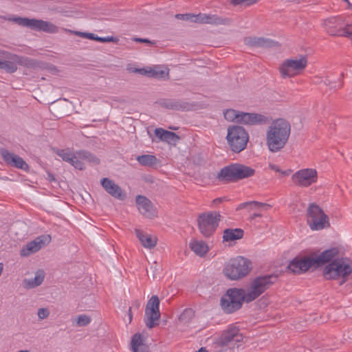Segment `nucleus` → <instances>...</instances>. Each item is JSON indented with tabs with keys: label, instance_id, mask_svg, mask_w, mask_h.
<instances>
[{
	"label": "nucleus",
	"instance_id": "47",
	"mask_svg": "<svg viewBox=\"0 0 352 352\" xmlns=\"http://www.w3.org/2000/svg\"><path fill=\"white\" fill-rule=\"evenodd\" d=\"M346 36L352 38V23L346 25Z\"/></svg>",
	"mask_w": 352,
	"mask_h": 352
},
{
	"label": "nucleus",
	"instance_id": "46",
	"mask_svg": "<svg viewBox=\"0 0 352 352\" xmlns=\"http://www.w3.org/2000/svg\"><path fill=\"white\" fill-rule=\"evenodd\" d=\"M320 82L321 83H323L324 85L326 86H329L331 87V89H336V85H335V83H333L331 82V80L326 78L325 79H322Z\"/></svg>",
	"mask_w": 352,
	"mask_h": 352
},
{
	"label": "nucleus",
	"instance_id": "26",
	"mask_svg": "<svg viewBox=\"0 0 352 352\" xmlns=\"http://www.w3.org/2000/svg\"><path fill=\"white\" fill-rule=\"evenodd\" d=\"M155 135L162 141H164L169 144H176L180 138L174 132L166 131L162 128H157L155 130Z\"/></svg>",
	"mask_w": 352,
	"mask_h": 352
},
{
	"label": "nucleus",
	"instance_id": "48",
	"mask_svg": "<svg viewBox=\"0 0 352 352\" xmlns=\"http://www.w3.org/2000/svg\"><path fill=\"white\" fill-rule=\"evenodd\" d=\"M138 352H148V346L143 344L138 347Z\"/></svg>",
	"mask_w": 352,
	"mask_h": 352
},
{
	"label": "nucleus",
	"instance_id": "45",
	"mask_svg": "<svg viewBox=\"0 0 352 352\" xmlns=\"http://www.w3.org/2000/svg\"><path fill=\"white\" fill-rule=\"evenodd\" d=\"M175 17L177 19L192 22V14H177Z\"/></svg>",
	"mask_w": 352,
	"mask_h": 352
},
{
	"label": "nucleus",
	"instance_id": "4",
	"mask_svg": "<svg viewBox=\"0 0 352 352\" xmlns=\"http://www.w3.org/2000/svg\"><path fill=\"white\" fill-rule=\"evenodd\" d=\"M277 278V276L274 274L259 276L254 278L250 283L245 291L246 302H250L256 299L276 283Z\"/></svg>",
	"mask_w": 352,
	"mask_h": 352
},
{
	"label": "nucleus",
	"instance_id": "12",
	"mask_svg": "<svg viewBox=\"0 0 352 352\" xmlns=\"http://www.w3.org/2000/svg\"><path fill=\"white\" fill-rule=\"evenodd\" d=\"M160 299L157 296H153L148 301L145 309L144 322L148 329L158 324L160 318Z\"/></svg>",
	"mask_w": 352,
	"mask_h": 352
},
{
	"label": "nucleus",
	"instance_id": "42",
	"mask_svg": "<svg viewBox=\"0 0 352 352\" xmlns=\"http://www.w3.org/2000/svg\"><path fill=\"white\" fill-rule=\"evenodd\" d=\"M74 32V34L76 35H78V36H81L82 38H89V39H91V40H94V41H96V36H97L96 34H94L93 33L82 32H78V31H76V32Z\"/></svg>",
	"mask_w": 352,
	"mask_h": 352
},
{
	"label": "nucleus",
	"instance_id": "39",
	"mask_svg": "<svg viewBox=\"0 0 352 352\" xmlns=\"http://www.w3.org/2000/svg\"><path fill=\"white\" fill-rule=\"evenodd\" d=\"M259 0H230V3L234 6H248L252 4L256 3Z\"/></svg>",
	"mask_w": 352,
	"mask_h": 352
},
{
	"label": "nucleus",
	"instance_id": "54",
	"mask_svg": "<svg viewBox=\"0 0 352 352\" xmlns=\"http://www.w3.org/2000/svg\"><path fill=\"white\" fill-rule=\"evenodd\" d=\"M261 217V214H259V213H254V214L252 215V219H254V218H255V217Z\"/></svg>",
	"mask_w": 352,
	"mask_h": 352
},
{
	"label": "nucleus",
	"instance_id": "16",
	"mask_svg": "<svg viewBox=\"0 0 352 352\" xmlns=\"http://www.w3.org/2000/svg\"><path fill=\"white\" fill-rule=\"evenodd\" d=\"M326 31L331 36H346V25L344 26L342 17L338 16L327 19L324 21Z\"/></svg>",
	"mask_w": 352,
	"mask_h": 352
},
{
	"label": "nucleus",
	"instance_id": "8",
	"mask_svg": "<svg viewBox=\"0 0 352 352\" xmlns=\"http://www.w3.org/2000/svg\"><path fill=\"white\" fill-rule=\"evenodd\" d=\"M250 270L251 262L243 256H237L227 263L223 273L230 280H238L248 275Z\"/></svg>",
	"mask_w": 352,
	"mask_h": 352
},
{
	"label": "nucleus",
	"instance_id": "38",
	"mask_svg": "<svg viewBox=\"0 0 352 352\" xmlns=\"http://www.w3.org/2000/svg\"><path fill=\"white\" fill-rule=\"evenodd\" d=\"M91 320L89 316L85 314H81L78 316L76 325L78 327H85L91 322Z\"/></svg>",
	"mask_w": 352,
	"mask_h": 352
},
{
	"label": "nucleus",
	"instance_id": "37",
	"mask_svg": "<svg viewBox=\"0 0 352 352\" xmlns=\"http://www.w3.org/2000/svg\"><path fill=\"white\" fill-rule=\"evenodd\" d=\"M144 74H147L149 77L164 78L165 72L156 67L154 69H150L148 71L144 70Z\"/></svg>",
	"mask_w": 352,
	"mask_h": 352
},
{
	"label": "nucleus",
	"instance_id": "50",
	"mask_svg": "<svg viewBox=\"0 0 352 352\" xmlns=\"http://www.w3.org/2000/svg\"><path fill=\"white\" fill-rule=\"evenodd\" d=\"M269 167L271 170H273L276 172H278V173H280V168L276 165V164H269Z\"/></svg>",
	"mask_w": 352,
	"mask_h": 352
},
{
	"label": "nucleus",
	"instance_id": "22",
	"mask_svg": "<svg viewBox=\"0 0 352 352\" xmlns=\"http://www.w3.org/2000/svg\"><path fill=\"white\" fill-rule=\"evenodd\" d=\"M339 250L337 248H333L323 251L316 256H312L314 263V267H318L326 263L332 262L333 260L338 258Z\"/></svg>",
	"mask_w": 352,
	"mask_h": 352
},
{
	"label": "nucleus",
	"instance_id": "58",
	"mask_svg": "<svg viewBox=\"0 0 352 352\" xmlns=\"http://www.w3.org/2000/svg\"><path fill=\"white\" fill-rule=\"evenodd\" d=\"M49 177L50 178L51 180H54V176L50 174L49 175Z\"/></svg>",
	"mask_w": 352,
	"mask_h": 352
},
{
	"label": "nucleus",
	"instance_id": "55",
	"mask_svg": "<svg viewBox=\"0 0 352 352\" xmlns=\"http://www.w3.org/2000/svg\"><path fill=\"white\" fill-rule=\"evenodd\" d=\"M346 3H348V6L349 8H352V4L349 1V0H344Z\"/></svg>",
	"mask_w": 352,
	"mask_h": 352
},
{
	"label": "nucleus",
	"instance_id": "40",
	"mask_svg": "<svg viewBox=\"0 0 352 352\" xmlns=\"http://www.w3.org/2000/svg\"><path fill=\"white\" fill-rule=\"evenodd\" d=\"M194 316L192 309H186L180 315L179 320L182 321L189 320Z\"/></svg>",
	"mask_w": 352,
	"mask_h": 352
},
{
	"label": "nucleus",
	"instance_id": "14",
	"mask_svg": "<svg viewBox=\"0 0 352 352\" xmlns=\"http://www.w3.org/2000/svg\"><path fill=\"white\" fill-rule=\"evenodd\" d=\"M14 21L20 25L30 28L35 30H42L46 32H57V27L53 23L39 19L18 17Z\"/></svg>",
	"mask_w": 352,
	"mask_h": 352
},
{
	"label": "nucleus",
	"instance_id": "23",
	"mask_svg": "<svg viewBox=\"0 0 352 352\" xmlns=\"http://www.w3.org/2000/svg\"><path fill=\"white\" fill-rule=\"evenodd\" d=\"M239 329L236 327H230L222 333L219 340V344L225 346L243 341V336L242 334L239 333Z\"/></svg>",
	"mask_w": 352,
	"mask_h": 352
},
{
	"label": "nucleus",
	"instance_id": "56",
	"mask_svg": "<svg viewBox=\"0 0 352 352\" xmlns=\"http://www.w3.org/2000/svg\"><path fill=\"white\" fill-rule=\"evenodd\" d=\"M196 352H207V351L206 350L205 348L201 347L199 351H197Z\"/></svg>",
	"mask_w": 352,
	"mask_h": 352
},
{
	"label": "nucleus",
	"instance_id": "5",
	"mask_svg": "<svg viewBox=\"0 0 352 352\" xmlns=\"http://www.w3.org/2000/svg\"><path fill=\"white\" fill-rule=\"evenodd\" d=\"M0 54L5 58L0 61V69L9 74H12L17 70V65H21L29 68H35L38 66L37 62L25 56H19L6 51L0 52Z\"/></svg>",
	"mask_w": 352,
	"mask_h": 352
},
{
	"label": "nucleus",
	"instance_id": "31",
	"mask_svg": "<svg viewBox=\"0 0 352 352\" xmlns=\"http://www.w3.org/2000/svg\"><path fill=\"white\" fill-rule=\"evenodd\" d=\"M190 249L200 256H204L208 251L207 244L201 241H192L190 243Z\"/></svg>",
	"mask_w": 352,
	"mask_h": 352
},
{
	"label": "nucleus",
	"instance_id": "35",
	"mask_svg": "<svg viewBox=\"0 0 352 352\" xmlns=\"http://www.w3.org/2000/svg\"><path fill=\"white\" fill-rule=\"evenodd\" d=\"M239 113L240 111H236L232 109H227L223 112L224 118L226 120L236 123V120H239Z\"/></svg>",
	"mask_w": 352,
	"mask_h": 352
},
{
	"label": "nucleus",
	"instance_id": "60",
	"mask_svg": "<svg viewBox=\"0 0 352 352\" xmlns=\"http://www.w3.org/2000/svg\"><path fill=\"white\" fill-rule=\"evenodd\" d=\"M342 87V85H338V88L341 87Z\"/></svg>",
	"mask_w": 352,
	"mask_h": 352
},
{
	"label": "nucleus",
	"instance_id": "20",
	"mask_svg": "<svg viewBox=\"0 0 352 352\" xmlns=\"http://www.w3.org/2000/svg\"><path fill=\"white\" fill-rule=\"evenodd\" d=\"M0 153L8 165L23 170H28V164L19 155L10 152L7 149H1Z\"/></svg>",
	"mask_w": 352,
	"mask_h": 352
},
{
	"label": "nucleus",
	"instance_id": "18",
	"mask_svg": "<svg viewBox=\"0 0 352 352\" xmlns=\"http://www.w3.org/2000/svg\"><path fill=\"white\" fill-rule=\"evenodd\" d=\"M51 237L50 235L41 236L34 240L29 242L21 250V256H28L32 254L39 251L45 245L50 243Z\"/></svg>",
	"mask_w": 352,
	"mask_h": 352
},
{
	"label": "nucleus",
	"instance_id": "19",
	"mask_svg": "<svg viewBox=\"0 0 352 352\" xmlns=\"http://www.w3.org/2000/svg\"><path fill=\"white\" fill-rule=\"evenodd\" d=\"M311 267H314L312 256L296 257L289 263L288 269L293 273L300 274L307 271Z\"/></svg>",
	"mask_w": 352,
	"mask_h": 352
},
{
	"label": "nucleus",
	"instance_id": "25",
	"mask_svg": "<svg viewBox=\"0 0 352 352\" xmlns=\"http://www.w3.org/2000/svg\"><path fill=\"white\" fill-rule=\"evenodd\" d=\"M135 203L138 210L146 217H152L155 215V208L152 202L146 197L138 195L135 198Z\"/></svg>",
	"mask_w": 352,
	"mask_h": 352
},
{
	"label": "nucleus",
	"instance_id": "2",
	"mask_svg": "<svg viewBox=\"0 0 352 352\" xmlns=\"http://www.w3.org/2000/svg\"><path fill=\"white\" fill-rule=\"evenodd\" d=\"M352 273V261L347 258H336L325 266L323 274L327 280L342 278L340 285L344 283Z\"/></svg>",
	"mask_w": 352,
	"mask_h": 352
},
{
	"label": "nucleus",
	"instance_id": "7",
	"mask_svg": "<svg viewBox=\"0 0 352 352\" xmlns=\"http://www.w3.org/2000/svg\"><path fill=\"white\" fill-rule=\"evenodd\" d=\"M246 302L245 290L238 288H231L221 298V306L224 312L232 314L239 310Z\"/></svg>",
	"mask_w": 352,
	"mask_h": 352
},
{
	"label": "nucleus",
	"instance_id": "57",
	"mask_svg": "<svg viewBox=\"0 0 352 352\" xmlns=\"http://www.w3.org/2000/svg\"><path fill=\"white\" fill-rule=\"evenodd\" d=\"M289 1L296 2V3H300V2L305 1V0H289Z\"/></svg>",
	"mask_w": 352,
	"mask_h": 352
},
{
	"label": "nucleus",
	"instance_id": "6",
	"mask_svg": "<svg viewBox=\"0 0 352 352\" xmlns=\"http://www.w3.org/2000/svg\"><path fill=\"white\" fill-rule=\"evenodd\" d=\"M57 155L60 157L62 160L67 162L74 166L76 168L82 170L85 168L82 160H86L94 164H99L100 160L96 156L87 151H78L72 153L68 149H57L56 151Z\"/></svg>",
	"mask_w": 352,
	"mask_h": 352
},
{
	"label": "nucleus",
	"instance_id": "30",
	"mask_svg": "<svg viewBox=\"0 0 352 352\" xmlns=\"http://www.w3.org/2000/svg\"><path fill=\"white\" fill-rule=\"evenodd\" d=\"M244 232L242 229H226L223 232V240L226 241H233L241 239Z\"/></svg>",
	"mask_w": 352,
	"mask_h": 352
},
{
	"label": "nucleus",
	"instance_id": "27",
	"mask_svg": "<svg viewBox=\"0 0 352 352\" xmlns=\"http://www.w3.org/2000/svg\"><path fill=\"white\" fill-rule=\"evenodd\" d=\"M231 23L232 20L229 18L220 16L217 14H205V24L229 25Z\"/></svg>",
	"mask_w": 352,
	"mask_h": 352
},
{
	"label": "nucleus",
	"instance_id": "43",
	"mask_svg": "<svg viewBox=\"0 0 352 352\" xmlns=\"http://www.w3.org/2000/svg\"><path fill=\"white\" fill-rule=\"evenodd\" d=\"M37 315L40 320H43L49 316L50 311L47 308H40L38 309Z\"/></svg>",
	"mask_w": 352,
	"mask_h": 352
},
{
	"label": "nucleus",
	"instance_id": "15",
	"mask_svg": "<svg viewBox=\"0 0 352 352\" xmlns=\"http://www.w3.org/2000/svg\"><path fill=\"white\" fill-rule=\"evenodd\" d=\"M293 182L301 187H308L317 180V171L314 168H305L296 172L292 177Z\"/></svg>",
	"mask_w": 352,
	"mask_h": 352
},
{
	"label": "nucleus",
	"instance_id": "28",
	"mask_svg": "<svg viewBox=\"0 0 352 352\" xmlns=\"http://www.w3.org/2000/svg\"><path fill=\"white\" fill-rule=\"evenodd\" d=\"M44 272L38 271L34 278H25L23 280V286L27 289L35 288L41 285L44 280Z\"/></svg>",
	"mask_w": 352,
	"mask_h": 352
},
{
	"label": "nucleus",
	"instance_id": "11",
	"mask_svg": "<svg viewBox=\"0 0 352 352\" xmlns=\"http://www.w3.org/2000/svg\"><path fill=\"white\" fill-rule=\"evenodd\" d=\"M221 217V214L217 212L199 214L197 221L201 233L206 237L212 235L219 226Z\"/></svg>",
	"mask_w": 352,
	"mask_h": 352
},
{
	"label": "nucleus",
	"instance_id": "10",
	"mask_svg": "<svg viewBox=\"0 0 352 352\" xmlns=\"http://www.w3.org/2000/svg\"><path fill=\"white\" fill-rule=\"evenodd\" d=\"M307 223L312 230H320L330 226L329 217L316 204H310L307 210Z\"/></svg>",
	"mask_w": 352,
	"mask_h": 352
},
{
	"label": "nucleus",
	"instance_id": "9",
	"mask_svg": "<svg viewBox=\"0 0 352 352\" xmlns=\"http://www.w3.org/2000/svg\"><path fill=\"white\" fill-rule=\"evenodd\" d=\"M226 138L231 150L239 153L246 148L249 134L243 126L233 125L228 128Z\"/></svg>",
	"mask_w": 352,
	"mask_h": 352
},
{
	"label": "nucleus",
	"instance_id": "32",
	"mask_svg": "<svg viewBox=\"0 0 352 352\" xmlns=\"http://www.w3.org/2000/svg\"><path fill=\"white\" fill-rule=\"evenodd\" d=\"M163 105L170 109L185 110L188 107L187 102L176 99H169L163 102Z\"/></svg>",
	"mask_w": 352,
	"mask_h": 352
},
{
	"label": "nucleus",
	"instance_id": "34",
	"mask_svg": "<svg viewBox=\"0 0 352 352\" xmlns=\"http://www.w3.org/2000/svg\"><path fill=\"white\" fill-rule=\"evenodd\" d=\"M248 206H250L251 208H264L265 210H267L268 208H271V206L270 204L262 203V202H258V201H248V202H244V203L241 204L240 205H239L236 210H241Z\"/></svg>",
	"mask_w": 352,
	"mask_h": 352
},
{
	"label": "nucleus",
	"instance_id": "1",
	"mask_svg": "<svg viewBox=\"0 0 352 352\" xmlns=\"http://www.w3.org/2000/svg\"><path fill=\"white\" fill-rule=\"evenodd\" d=\"M291 133L289 122L283 118L274 120L266 131V145L270 151L277 153L283 149L288 142Z\"/></svg>",
	"mask_w": 352,
	"mask_h": 352
},
{
	"label": "nucleus",
	"instance_id": "51",
	"mask_svg": "<svg viewBox=\"0 0 352 352\" xmlns=\"http://www.w3.org/2000/svg\"><path fill=\"white\" fill-rule=\"evenodd\" d=\"M135 41H138V42H141V43H151V42L148 39H146V38H137L135 39Z\"/></svg>",
	"mask_w": 352,
	"mask_h": 352
},
{
	"label": "nucleus",
	"instance_id": "29",
	"mask_svg": "<svg viewBox=\"0 0 352 352\" xmlns=\"http://www.w3.org/2000/svg\"><path fill=\"white\" fill-rule=\"evenodd\" d=\"M135 233L137 237L144 248L151 249L156 245L157 238L155 236L145 234L140 230H136Z\"/></svg>",
	"mask_w": 352,
	"mask_h": 352
},
{
	"label": "nucleus",
	"instance_id": "33",
	"mask_svg": "<svg viewBox=\"0 0 352 352\" xmlns=\"http://www.w3.org/2000/svg\"><path fill=\"white\" fill-rule=\"evenodd\" d=\"M136 160L140 165L148 167L153 166L157 162L156 157L152 155H139Z\"/></svg>",
	"mask_w": 352,
	"mask_h": 352
},
{
	"label": "nucleus",
	"instance_id": "49",
	"mask_svg": "<svg viewBox=\"0 0 352 352\" xmlns=\"http://www.w3.org/2000/svg\"><path fill=\"white\" fill-rule=\"evenodd\" d=\"M226 197H219V198H217V199H214L213 201H212V204L214 205H217V204H219L221 203H222L224 200H226Z\"/></svg>",
	"mask_w": 352,
	"mask_h": 352
},
{
	"label": "nucleus",
	"instance_id": "36",
	"mask_svg": "<svg viewBox=\"0 0 352 352\" xmlns=\"http://www.w3.org/2000/svg\"><path fill=\"white\" fill-rule=\"evenodd\" d=\"M142 335L140 333H135L131 339V350L133 352H138V347L142 345Z\"/></svg>",
	"mask_w": 352,
	"mask_h": 352
},
{
	"label": "nucleus",
	"instance_id": "41",
	"mask_svg": "<svg viewBox=\"0 0 352 352\" xmlns=\"http://www.w3.org/2000/svg\"><path fill=\"white\" fill-rule=\"evenodd\" d=\"M192 22L205 24V13L192 14Z\"/></svg>",
	"mask_w": 352,
	"mask_h": 352
},
{
	"label": "nucleus",
	"instance_id": "3",
	"mask_svg": "<svg viewBox=\"0 0 352 352\" xmlns=\"http://www.w3.org/2000/svg\"><path fill=\"white\" fill-rule=\"evenodd\" d=\"M255 174V170L241 164H232L221 169L218 173L217 179L223 183L236 182L249 178Z\"/></svg>",
	"mask_w": 352,
	"mask_h": 352
},
{
	"label": "nucleus",
	"instance_id": "53",
	"mask_svg": "<svg viewBox=\"0 0 352 352\" xmlns=\"http://www.w3.org/2000/svg\"><path fill=\"white\" fill-rule=\"evenodd\" d=\"M129 322H131V320H132V314H131V308H129Z\"/></svg>",
	"mask_w": 352,
	"mask_h": 352
},
{
	"label": "nucleus",
	"instance_id": "52",
	"mask_svg": "<svg viewBox=\"0 0 352 352\" xmlns=\"http://www.w3.org/2000/svg\"><path fill=\"white\" fill-rule=\"evenodd\" d=\"M281 174L283 175H289V173H291V170H280V172Z\"/></svg>",
	"mask_w": 352,
	"mask_h": 352
},
{
	"label": "nucleus",
	"instance_id": "59",
	"mask_svg": "<svg viewBox=\"0 0 352 352\" xmlns=\"http://www.w3.org/2000/svg\"><path fill=\"white\" fill-rule=\"evenodd\" d=\"M19 352H29L28 351H19Z\"/></svg>",
	"mask_w": 352,
	"mask_h": 352
},
{
	"label": "nucleus",
	"instance_id": "17",
	"mask_svg": "<svg viewBox=\"0 0 352 352\" xmlns=\"http://www.w3.org/2000/svg\"><path fill=\"white\" fill-rule=\"evenodd\" d=\"M271 118L256 113L240 111L236 123L246 125L265 124L270 123Z\"/></svg>",
	"mask_w": 352,
	"mask_h": 352
},
{
	"label": "nucleus",
	"instance_id": "44",
	"mask_svg": "<svg viewBox=\"0 0 352 352\" xmlns=\"http://www.w3.org/2000/svg\"><path fill=\"white\" fill-rule=\"evenodd\" d=\"M96 41H99L100 43H109V42H116L118 41V39L113 36L100 37V36H97Z\"/></svg>",
	"mask_w": 352,
	"mask_h": 352
},
{
	"label": "nucleus",
	"instance_id": "24",
	"mask_svg": "<svg viewBox=\"0 0 352 352\" xmlns=\"http://www.w3.org/2000/svg\"><path fill=\"white\" fill-rule=\"evenodd\" d=\"M244 43L245 45L251 47L263 48L275 47L279 45L278 42L270 38L256 36L245 37Z\"/></svg>",
	"mask_w": 352,
	"mask_h": 352
},
{
	"label": "nucleus",
	"instance_id": "13",
	"mask_svg": "<svg viewBox=\"0 0 352 352\" xmlns=\"http://www.w3.org/2000/svg\"><path fill=\"white\" fill-rule=\"evenodd\" d=\"M307 65L306 57L300 59H287L280 66L279 71L283 78L292 77L305 69Z\"/></svg>",
	"mask_w": 352,
	"mask_h": 352
},
{
	"label": "nucleus",
	"instance_id": "21",
	"mask_svg": "<svg viewBox=\"0 0 352 352\" xmlns=\"http://www.w3.org/2000/svg\"><path fill=\"white\" fill-rule=\"evenodd\" d=\"M100 184L105 191L114 198L123 201L126 199V195L122 188L113 180L109 178H102Z\"/></svg>",
	"mask_w": 352,
	"mask_h": 352
}]
</instances>
